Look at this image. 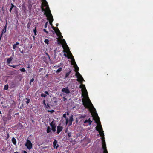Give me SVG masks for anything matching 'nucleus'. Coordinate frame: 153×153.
<instances>
[{
    "label": "nucleus",
    "instance_id": "f257e3e1",
    "mask_svg": "<svg viewBox=\"0 0 153 153\" xmlns=\"http://www.w3.org/2000/svg\"><path fill=\"white\" fill-rule=\"evenodd\" d=\"M94 115L95 117L96 123L98 124V125L99 124L98 126H96L95 127L97 131H98L100 134V136L102 137H104V131L102 130V126L100 124L101 123L100 121L99 117L98 116L96 112L94 113Z\"/></svg>",
    "mask_w": 153,
    "mask_h": 153
},
{
    "label": "nucleus",
    "instance_id": "f03ea898",
    "mask_svg": "<svg viewBox=\"0 0 153 153\" xmlns=\"http://www.w3.org/2000/svg\"><path fill=\"white\" fill-rule=\"evenodd\" d=\"M46 12L44 13V15H46V16L47 17V19L49 21L50 25L53 27V24L52 22L53 21V16L51 13V11L49 8L48 5H46Z\"/></svg>",
    "mask_w": 153,
    "mask_h": 153
},
{
    "label": "nucleus",
    "instance_id": "7ed1b4c3",
    "mask_svg": "<svg viewBox=\"0 0 153 153\" xmlns=\"http://www.w3.org/2000/svg\"><path fill=\"white\" fill-rule=\"evenodd\" d=\"M66 113L64 114L63 115V117L65 119V123L66 125L68 124V126H70L72 125V122L74 120L73 115L71 114L69 117V118L66 117Z\"/></svg>",
    "mask_w": 153,
    "mask_h": 153
},
{
    "label": "nucleus",
    "instance_id": "20e7f679",
    "mask_svg": "<svg viewBox=\"0 0 153 153\" xmlns=\"http://www.w3.org/2000/svg\"><path fill=\"white\" fill-rule=\"evenodd\" d=\"M82 102H83V105L86 108H89V107H92L93 108L94 110L95 111H96V110L93 107V104L91 103L90 99L88 98V101L84 99H82Z\"/></svg>",
    "mask_w": 153,
    "mask_h": 153
},
{
    "label": "nucleus",
    "instance_id": "39448f33",
    "mask_svg": "<svg viewBox=\"0 0 153 153\" xmlns=\"http://www.w3.org/2000/svg\"><path fill=\"white\" fill-rule=\"evenodd\" d=\"M76 76L78 79H77V81L79 82L80 84L83 83V81H84L82 76L80 74L79 72H77L76 74Z\"/></svg>",
    "mask_w": 153,
    "mask_h": 153
},
{
    "label": "nucleus",
    "instance_id": "423d86ee",
    "mask_svg": "<svg viewBox=\"0 0 153 153\" xmlns=\"http://www.w3.org/2000/svg\"><path fill=\"white\" fill-rule=\"evenodd\" d=\"M12 118V116L10 114H7V116H3L2 117L3 121L4 123H6L8 121L10 120Z\"/></svg>",
    "mask_w": 153,
    "mask_h": 153
},
{
    "label": "nucleus",
    "instance_id": "0eeeda50",
    "mask_svg": "<svg viewBox=\"0 0 153 153\" xmlns=\"http://www.w3.org/2000/svg\"><path fill=\"white\" fill-rule=\"evenodd\" d=\"M32 144L30 141L27 140L25 144V146L27 147V149L29 150L31 149L32 147Z\"/></svg>",
    "mask_w": 153,
    "mask_h": 153
},
{
    "label": "nucleus",
    "instance_id": "6e6552de",
    "mask_svg": "<svg viewBox=\"0 0 153 153\" xmlns=\"http://www.w3.org/2000/svg\"><path fill=\"white\" fill-rule=\"evenodd\" d=\"M52 28L54 30L55 32L57 35L60 37H62L63 36L61 35V33L60 31L58 28H56V27H53Z\"/></svg>",
    "mask_w": 153,
    "mask_h": 153
},
{
    "label": "nucleus",
    "instance_id": "1a4fd4ad",
    "mask_svg": "<svg viewBox=\"0 0 153 153\" xmlns=\"http://www.w3.org/2000/svg\"><path fill=\"white\" fill-rule=\"evenodd\" d=\"M101 138L102 140V148L103 149L104 151L107 150L104 137H101Z\"/></svg>",
    "mask_w": 153,
    "mask_h": 153
},
{
    "label": "nucleus",
    "instance_id": "9d476101",
    "mask_svg": "<svg viewBox=\"0 0 153 153\" xmlns=\"http://www.w3.org/2000/svg\"><path fill=\"white\" fill-rule=\"evenodd\" d=\"M63 128V127L62 126H60L59 125H58L57 127V133L59 134L61 132Z\"/></svg>",
    "mask_w": 153,
    "mask_h": 153
},
{
    "label": "nucleus",
    "instance_id": "9b49d317",
    "mask_svg": "<svg viewBox=\"0 0 153 153\" xmlns=\"http://www.w3.org/2000/svg\"><path fill=\"white\" fill-rule=\"evenodd\" d=\"M53 147L54 148H56V149H57L59 147V145L58 144L57 141L56 139L54 140V141H53Z\"/></svg>",
    "mask_w": 153,
    "mask_h": 153
},
{
    "label": "nucleus",
    "instance_id": "f8f14e48",
    "mask_svg": "<svg viewBox=\"0 0 153 153\" xmlns=\"http://www.w3.org/2000/svg\"><path fill=\"white\" fill-rule=\"evenodd\" d=\"M71 55V58L70 59H72V61L71 62V64L72 65H76V62L75 61L74 59V57L73 55H72L71 53H70Z\"/></svg>",
    "mask_w": 153,
    "mask_h": 153
},
{
    "label": "nucleus",
    "instance_id": "ddd939ff",
    "mask_svg": "<svg viewBox=\"0 0 153 153\" xmlns=\"http://www.w3.org/2000/svg\"><path fill=\"white\" fill-rule=\"evenodd\" d=\"M61 91L62 92H64L65 93L67 94L69 93L70 92V91L68 88V87L64 88L62 89Z\"/></svg>",
    "mask_w": 153,
    "mask_h": 153
},
{
    "label": "nucleus",
    "instance_id": "4468645a",
    "mask_svg": "<svg viewBox=\"0 0 153 153\" xmlns=\"http://www.w3.org/2000/svg\"><path fill=\"white\" fill-rule=\"evenodd\" d=\"M54 120H53L50 123V125L51 126V128L56 127V124L54 122Z\"/></svg>",
    "mask_w": 153,
    "mask_h": 153
},
{
    "label": "nucleus",
    "instance_id": "2eb2a0df",
    "mask_svg": "<svg viewBox=\"0 0 153 153\" xmlns=\"http://www.w3.org/2000/svg\"><path fill=\"white\" fill-rule=\"evenodd\" d=\"M13 59V56H11L10 58H8L7 59V65L9 66L10 63L11 62Z\"/></svg>",
    "mask_w": 153,
    "mask_h": 153
},
{
    "label": "nucleus",
    "instance_id": "dca6fc26",
    "mask_svg": "<svg viewBox=\"0 0 153 153\" xmlns=\"http://www.w3.org/2000/svg\"><path fill=\"white\" fill-rule=\"evenodd\" d=\"M92 121H91V120L89 118L88 120H85L84 122V123H88V124L90 125H91L92 123Z\"/></svg>",
    "mask_w": 153,
    "mask_h": 153
},
{
    "label": "nucleus",
    "instance_id": "f3484780",
    "mask_svg": "<svg viewBox=\"0 0 153 153\" xmlns=\"http://www.w3.org/2000/svg\"><path fill=\"white\" fill-rule=\"evenodd\" d=\"M12 141L14 145H16V139L14 137H13L12 138Z\"/></svg>",
    "mask_w": 153,
    "mask_h": 153
},
{
    "label": "nucleus",
    "instance_id": "a211bd4d",
    "mask_svg": "<svg viewBox=\"0 0 153 153\" xmlns=\"http://www.w3.org/2000/svg\"><path fill=\"white\" fill-rule=\"evenodd\" d=\"M7 25H6L4 27V28L2 29L1 32L4 33L6 31Z\"/></svg>",
    "mask_w": 153,
    "mask_h": 153
},
{
    "label": "nucleus",
    "instance_id": "6ab92c4d",
    "mask_svg": "<svg viewBox=\"0 0 153 153\" xmlns=\"http://www.w3.org/2000/svg\"><path fill=\"white\" fill-rule=\"evenodd\" d=\"M82 83L80 85V88L82 89H85L86 91V89L85 86V85L82 84Z\"/></svg>",
    "mask_w": 153,
    "mask_h": 153
},
{
    "label": "nucleus",
    "instance_id": "aec40b11",
    "mask_svg": "<svg viewBox=\"0 0 153 153\" xmlns=\"http://www.w3.org/2000/svg\"><path fill=\"white\" fill-rule=\"evenodd\" d=\"M48 133H49L51 132V128L49 126H48L46 131Z\"/></svg>",
    "mask_w": 153,
    "mask_h": 153
},
{
    "label": "nucleus",
    "instance_id": "412c9836",
    "mask_svg": "<svg viewBox=\"0 0 153 153\" xmlns=\"http://www.w3.org/2000/svg\"><path fill=\"white\" fill-rule=\"evenodd\" d=\"M62 68L59 67V68L56 71V72L57 73H59L62 71Z\"/></svg>",
    "mask_w": 153,
    "mask_h": 153
},
{
    "label": "nucleus",
    "instance_id": "4be33fe9",
    "mask_svg": "<svg viewBox=\"0 0 153 153\" xmlns=\"http://www.w3.org/2000/svg\"><path fill=\"white\" fill-rule=\"evenodd\" d=\"M57 101L56 100H53L52 102V104L53 105H57Z\"/></svg>",
    "mask_w": 153,
    "mask_h": 153
},
{
    "label": "nucleus",
    "instance_id": "5701e85b",
    "mask_svg": "<svg viewBox=\"0 0 153 153\" xmlns=\"http://www.w3.org/2000/svg\"><path fill=\"white\" fill-rule=\"evenodd\" d=\"M33 31L34 33V34L35 36L36 35V32H37V30L36 29V27H35L33 29Z\"/></svg>",
    "mask_w": 153,
    "mask_h": 153
},
{
    "label": "nucleus",
    "instance_id": "b1692460",
    "mask_svg": "<svg viewBox=\"0 0 153 153\" xmlns=\"http://www.w3.org/2000/svg\"><path fill=\"white\" fill-rule=\"evenodd\" d=\"M8 88V84L5 85L4 87V89L7 90Z\"/></svg>",
    "mask_w": 153,
    "mask_h": 153
},
{
    "label": "nucleus",
    "instance_id": "393cba45",
    "mask_svg": "<svg viewBox=\"0 0 153 153\" xmlns=\"http://www.w3.org/2000/svg\"><path fill=\"white\" fill-rule=\"evenodd\" d=\"M70 72H71V71L66 73L65 76V78L67 77H68V76H69V75L70 74Z\"/></svg>",
    "mask_w": 153,
    "mask_h": 153
},
{
    "label": "nucleus",
    "instance_id": "a878e982",
    "mask_svg": "<svg viewBox=\"0 0 153 153\" xmlns=\"http://www.w3.org/2000/svg\"><path fill=\"white\" fill-rule=\"evenodd\" d=\"M49 41L48 39H45L44 40V42L48 45L49 44Z\"/></svg>",
    "mask_w": 153,
    "mask_h": 153
},
{
    "label": "nucleus",
    "instance_id": "bb28decb",
    "mask_svg": "<svg viewBox=\"0 0 153 153\" xmlns=\"http://www.w3.org/2000/svg\"><path fill=\"white\" fill-rule=\"evenodd\" d=\"M26 99L27 100V101L26 102L27 104H28L30 101V100L28 98H26Z\"/></svg>",
    "mask_w": 153,
    "mask_h": 153
},
{
    "label": "nucleus",
    "instance_id": "cd10ccee",
    "mask_svg": "<svg viewBox=\"0 0 153 153\" xmlns=\"http://www.w3.org/2000/svg\"><path fill=\"white\" fill-rule=\"evenodd\" d=\"M11 8H16V7L15 6L13 3H11Z\"/></svg>",
    "mask_w": 153,
    "mask_h": 153
},
{
    "label": "nucleus",
    "instance_id": "c85d7f7f",
    "mask_svg": "<svg viewBox=\"0 0 153 153\" xmlns=\"http://www.w3.org/2000/svg\"><path fill=\"white\" fill-rule=\"evenodd\" d=\"M9 66L12 67L14 68H15L16 66H18V65H9Z\"/></svg>",
    "mask_w": 153,
    "mask_h": 153
},
{
    "label": "nucleus",
    "instance_id": "c756f323",
    "mask_svg": "<svg viewBox=\"0 0 153 153\" xmlns=\"http://www.w3.org/2000/svg\"><path fill=\"white\" fill-rule=\"evenodd\" d=\"M17 47V45H16L15 44L13 45V49L15 50L16 48Z\"/></svg>",
    "mask_w": 153,
    "mask_h": 153
},
{
    "label": "nucleus",
    "instance_id": "7c9ffc66",
    "mask_svg": "<svg viewBox=\"0 0 153 153\" xmlns=\"http://www.w3.org/2000/svg\"><path fill=\"white\" fill-rule=\"evenodd\" d=\"M56 127L51 128V130L53 132H55L56 131Z\"/></svg>",
    "mask_w": 153,
    "mask_h": 153
},
{
    "label": "nucleus",
    "instance_id": "2f4dec72",
    "mask_svg": "<svg viewBox=\"0 0 153 153\" xmlns=\"http://www.w3.org/2000/svg\"><path fill=\"white\" fill-rule=\"evenodd\" d=\"M20 71L22 72H25V68H22L20 69Z\"/></svg>",
    "mask_w": 153,
    "mask_h": 153
},
{
    "label": "nucleus",
    "instance_id": "473e14b6",
    "mask_svg": "<svg viewBox=\"0 0 153 153\" xmlns=\"http://www.w3.org/2000/svg\"><path fill=\"white\" fill-rule=\"evenodd\" d=\"M64 55L65 57H67L68 59L71 58L67 54H66L65 53H64Z\"/></svg>",
    "mask_w": 153,
    "mask_h": 153
},
{
    "label": "nucleus",
    "instance_id": "72a5a7b5",
    "mask_svg": "<svg viewBox=\"0 0 153 153\" xmlns=\"http://www.w3.org/2000/svg\"><path fill=\"white\" fill-rule=\"evenodd\" d=\"M34 79L33 78H32L30 80V85H31V83L33 81Z\"/></svg>",
    "mask_w": 153,
    "mask_h": 153
},
{
    "label": "nucleus",
    "instance_id": "f704fd0d",
    "mask_svg": "<svg viewBox=\"0 0 153 153\" xmlns=\"http://www.w3.org/2000/svg\"><path fill=\"white\" fill-rule=\"evenodd\" d=\"M55 111L54 110H48V112H50L51 113L54 112Z\"/></svg>",
    "mask_w": 153,
    "mask_h": 153
},
{
    "label": "nucleus",
    "instance_id": "c9c22d12",
    "mask_svg": "<svg viewBox=\"0 0 153 153\" xmlns=\"http://www.w3.org/2000/svg\"><path fill=\"white\" fill-rule=\"evenodd\" d=\"M46 96V95L45 94H44L43 93H42L41 94V96L42 97H45Z\"/></svg>",
    "mask_w": 153,
    "mask_h": 153
},
{
    "label": "nucleus",
    "instance_id": "e433bc0d",
    "mask_svg": "<svg viewBox=\"0 0 153 153\" xmlns=\"http://www.w3.org/2000/svg\"><path fill=\"white\" fill-rule=\"evenodd\" d=\"M76 66V67L75 68V69L76 71H78L79 70V68L77 66V65H75Z\"/></svg>",
    "mask_w": 153,
    "mask_h": 153
},
{
    "label": "nucleus",
    "instance_id": "4c0bfd02",
    "mask_svg": "<svg viewBox=\"0 0 153 153\" xmlns=\"http://www.w3.org/2000/svg\"><path fill=\"white\" fill-rule=\"evenodd\" d=\"M32 7V4H29L28 6V8L29 9H31Z\"/></svg>",
    "mask_w": 153,
    "mask_h": 153
},
{
    "label": "nucleus",
    "instance_id": "58836bf2",
    "mask_svg": "<svg viewBox=\"0 0 153 153\" xmlns=\"http://www.w3.org/2000/svg\"><path fill=\"white\" fill-rule=\"evenodd\" d=\"M48 24V22H46V23H45V25L44 27L45 28H46L47 27Z\"/></svg>",
    "mask_w": 153,
    "mask_h": 153
},
{
    "label": "nucleus",
    "instance_id": "ea45409f",
    "mask_svg": "<svg viewBox=\"0 0 153 153\" xmlns=\"http://www.w3.org/2000/svg\"><path fill=\"white\" fill-rule=\"evenodd\" d=\"M43 104H44V105L45 106H46V104L45 102V100H43Z\"/></svg>",
    "mask_w": 153,
    "mask_h": 153
},
{
    "label": "nucleus",
    "instance_id": "a19ab883",
    "mask_svg": "<svg viewBox=\"0 0 153 153\" xmlns=\"http://www.w3.org/2000/svg\"><path fill=\"white\" fill-rule=\"evenodd\" d=\"M43 31L45 32L47 34L48 33V31H47L45 29H43Z\"/></svg>",
    "mask_w": 153,
    "mask_h": 153
},
{
    "label": "nucleus",
    "instance_id": "79ce46f5",
    "mask_svg": "<svg viewBox=\"0 0 153 153\" xmlns=\"http://www.w3.org/2000/svg\"><path fill=\"white\" fill-rule=\"evenodd\" d=\"M46 108H50V106L48 104H47V105H46Z\"/></svg>",
    "mask_w": 153,
    "mask_h": 153
},
{
    "label": "nucleus",
    "instance_id": "37998d69",
    "mask_svg": "<svg viewBox=\"0 0 153 153\" xmlns=\"http://www.w3.org/2000/svg\"><path fill=\"white\" fill-rule=\"evenodd\" d=\"M85 115H81L80 117V118H84L85 117Z\"/></svg>",
    "mask_w": 153,
    "mask_h": 153
},
{
    "label": "nucleus",
    "instance_id": "c03bdc74",
    "mask_svg": "<svg viewBox=\"0 0 153 153\" xmlns=\"http://www.w3.org/2000/svg\"><path fill=\"white\" fill-rule=\"evenodd\" d=\"M68 135L69 137H70L71 136V132L68 133Z\"/></svg>",
    "mask_w": 153,
    "mask_h": 153
},
{
    "label": "nucleus",
    "instance_id": "a18cd8bd",
    "mask_svg": "<svg viewBox=\"0 0 153 153\" xmlns=\"http://www.w3.org/2000/svg\"><path fill=\"white\" fill-rule=\"evenodd\" d=\"M63 98V100L64 101H65V100H67V98H66L65 97H63L62 98Z\"/></svg>",
    "mask_w": 153,
    "mask_h": 153
},
{
    "label": "nucleus",
    "instance_id": "49530a36",
    "mask_svg": "<svg viewBox=\"0 0 153 153\" xmlns=\"http://www.w3.org/2000/svg\"><path fill=\"white\" fill-rule=\"evenodd\" d=\"M45 94H47L48 95H49V93L47 91H45Z\"/></svg>",
    "mask_w": 153,
    "mask_h": 153
},
{
    "label": "nucleus",
    "instance_id": "de8ad7c7",
    "mask_svg": "<svg viewBox=\"0 0 153 153\" xmlns=\"http://www.w3.org/2000/svg\"><path fill=\"white\" fill-rule=\"evenodd\" d=\"M3 34L4 33H2L1 32V34H0V38H1V37H2V36L3 35Z\"/></svg>",
    "mask_w": 153,
    "mask_h": 153
},
{
    "label": "nucleus",
    "instance_id": "09e8293b",
    "mask_svg": "<svg viewBox=\"0 0 153 153\" xmlns=\"http://www.w3.org/2000/svg\"><path fill=\"white\" fill-rule=\"evenodd\" d=\"M59 67V65H56V66H55L54 68H58Z\"/></svg>",
    "mask_w": 153,
    "mask_h": 153
},
{
    "label": "nucleus",
    "instance_id": "8fccbe9b",
    "mask_svg": "<svg viewBox=\"0 0 153 153\" xmlns=\"http://www.w3.org/2000/svg\"><path fill=\"white\" fill-rule=\"evenodd\" d=\"M57 41L58 43V44H59V45H60V44L61 43V42H59V40H58Z\"/></svg>",
    "mask_w": 153,
    "mask_h": 153
},
{
    "label": "nucleus",
    "instance_id": "3c124183",
    "mask_svg": "<svg viewBox=\"0 0 153 153\" xmlns=\"http://www.w3.org/2000/svg\"><path fill=\"white\" fill-rule=\"evenodd\" d=\"M13 8H10V9H9V11L10 12H11V11H12V9Z\"/></svg>",
    "mask_w": 153,
    "mask_h": 153
},
{
    "label": "nucleus",
    "instance_id": "603ef678",
    "mask_svg": "<svg viewBox=\"0 0 153 153\" xmlns=\"http://www.w3.org/2000/svg\"><path fill=\"white\" fill-rule=\"evenodd\" d=\"M15 44L17 45H19V42H16Z\"/></svg>",
    "mask_w": 153,
    "mask_h": 153
},
{
    "label": "nucleus",
    "instance_id": "864d4df0",
    "mask_svg": "<svg viewBox=\"0 0 153 153\" xmlns=\"http://www.w3.org/2000/svg\"><path fill=\"white\" fill-rule=\"evenodd\" d=\"M20 52L22 53L23 54L24 53V51L23 50H22V51H20Z\"/></svg>",
    "mask_w": 153,
    "mask_h": 153
},
{
    "label": "nucleus",
    "instance_id": "5fc2aeb1",
    "mask_svg": "<svg viewBox=\"0 0 153 153\" xmlns=\"http://www.w3.org/2000/svg\"><path fill=\"white\" fill-rule=\"evenodd\" d=\"M103 153H108L107 151V150L105 151H104Z\"/></svg>",
    "mask_w": 153,
    "mask_h": 153
},
{
    "label": "nucleus",
    "instance_id": "6e6d98bb",
    "mask_svg": "<svg viewBox=\"0 0 153 153\" xmlns=\"http://www.w3.org/2000/svg\"><path fill=\"white\" fill-rule=\"evenodd\" d=\"M46 54L48 56L49 59H50V57L48 55V53H46Z\"/></svg>",
    "mask_w": 153,
    "mask_h": 153
},
{
    "label": "nucleus",
    "instance_id": "4d7b16f0",
    "mask_svg": "<svg viewBox=\"0 0 153 153\" xmlns=\"http://www.w3.org/2000/svg\"><path fill=\"white\" fill-rule=\"evenodd\" d=\"M42 10L43 11H45V10L44 8H42Z\"/></svg>",
    "mask_w": 153,
    "mask_h": 153
},
{
    "label": "nucleus",
    "instance_id": "13d9d810",
    "mask_svg": "<svg viewBox=\"0 0 153 153\" xmlns=\"http://www.w3.org/2000/svg\"><path fill=\"white\" fill-rule=\"evenodd\" d=\"M23 153H27V152L25 151H24Z\"/></svg>",
    "mask_w": 153,
    "mask_h": 153
},
{
    "label": "nucleus",
    "instance_id": "bf43d9fd",
    "mask_svg": "<svg viewBox=\"0 0 153 153\" xmlns=\"http://www.w3.org/2000/svg\"><path fill=\"white\" fill-rule=\"evenodd\" d=\"M66 115H69V113L68 112H67V114H66Z\"/></svg>",
    "mask_w": 153,
    "mask_h": 153
},
{
    "label": "nucleus",
    "instance_id": "052dcab7",
    "mask_svg": "<svg viewBox=\"0 0 153 153\" xmlns=\"http://www.w3.org/2000/svg\"><path fill=\"white\" fill-rule=\"evenodd\" d=\"M27 68H30V65H28V66L27 67Z\"/></svg>",
    "mask_w": 153,
    "mask_h": 153
},
{
    "label": "nucleus",
    "instance_id": "680f3d73",
    "mask_svg": "<svg viewBox=\"0 0 153 153\" xmlns=\"http://www.w3.org/2000/svg\"><path fill=\"white\" fill-rule=\"evenodd\" d=\"M62 41L65 43V41L64 39H63Z\"/></svg>",
    "mask_w": 153,
    "mask_h": 153
},
{
    "label": "nucleus",
    "instance_id": "e2e57ef3",
    "mask_svg": "<svg viewBox=\"0 0 153 153\" xmlns=\"http://www.w3.org/2000/svg\"><path fill=\"white\" fill-rule=\"evenodd\" d=\"M63 52H66V53H67V52L66 51H65V50H63Z\"/></svg>",
    "mask_w": 153,
    "mask_h": 153
},
{
    "label": "nucleus",
    "instance_id": "0e129e2a",
    "mask_svg": "<svg viewBox=\"0 0 153 153\" xmlns=\"http://www.w3.org/2000/svg\"><path fill=\"white\" fill-rule=\"evenodd\" d=\"M58 25V24L57 23L56 24V27H57Z\"/></svg>",
    "mask_w": 153,
    "mask_h": 153
},
{
    "label": "nucleus",
    "instance_id": "69168bd1",
    "mask_svg": "<svg viewBox=\"0 0 153 153\" xmlns=\"http://www.w3.org/2000/svg\"><path fill=\"white\" fill-rule=\"evenodd\" d=\"M7 138H8L9 137V134H8V135H7Z\"/></svg>",
    "mask_w": 153,
    "mask_h": 153
},
{
    "label": "nucleus",
    "instance_id": "338daca9",
    "mask_svg": "<svg viewBox=\"0 0 153 153\" xmlns=\"http://www.w3.org/2000/svg\"><path fill=\"white\" fill-rule=\"evenodd\" d=\"M14 153H18V152L17 151H16V152H15Z\"/></svg>",
    "mask_w": 153,
    "mask_h": 153
},
{
    "label": "nucleus",
    "instance_id": "774afa93",
    "mask_svg": "<svg viewBox=\"0 0 153 153\" xmlns=\"http://www.w3.org/2000/svg\"><path fill=\"white\" fill-rule=\"evenodd\" d=\"M0 114H2L1 112V111H0Z\"/></svg>",
    "mask_w": 153,
    "mask_h": 153
}]
</instances>
